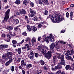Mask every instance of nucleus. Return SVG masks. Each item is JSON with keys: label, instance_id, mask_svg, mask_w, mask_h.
<instances>
[{"label": "nucleus", "instance_id": "12", "mask_svg": "<svg viewBox=\"0 0 74 74\" xmlns=\"http://www.w3.org/2000/svg\"><path fill=\"white\" fill-rule=\"evenodd\" d=\"M61 60L60 64L61 65H64L65 61L64 60V57H62L60 59Z\"/></svg>", "mask_w": 74, "mask_h": 74}, {"label": "nucleus", "instance_id": "43", "mask_svg": "<svg viewBox=\"0 0 74 74\" xmlns=\"http://www.w3.org/2000/svg\"><path fill=\"white\" fill-rule=\"evenodd\" d=\"M34 14H31L30 16H29V17H31V18H33V17H34Z\"/></svg>", "mask_w": 74, "mask_h": 74}, {"label": "nucleus", "instance_id": "45", "mask_svg": "<svg viewBox=\"0 0 74 74\" xmlns=\"http://www.w3.org/2000/svg\"><path fill=\"white\" fill-rule=\"evenodd\" d=\"M23 67V66L21 65L20 66H19L18 68L21 70H22V68Z\"/></svg>", "mask_w": 74, "mask_h": 74}, {"label": "nucleus", "instance_id": "31", "mask_svg": "<svg viewBox=\"0 0 74 74\" xmlns=\"http://www.w3.org/2000/svg\"><path fill=\"white\" fill-rule=\"evenodd\" d=\"M42 73V71H39L37 73H36V74H41Z\"/></svg>", "mask_w": 74, "mask_h": 74}, {"label": "nucleus", "instance_id": "8", "mask_svg": "<svg viewBox=\"0 0 74 74\" xmlns=\"http://www.w3.org/2000/svg\"><path fill=\"white\" fill-rule=\"evenodd\" d=\"M59 68L60 69H62V66L60 65H58L57 66H56L54 68H52L51 69L52 70H57L58 69H59Z\"/></svg>", "mask_w": 74, "mask_h": 74}, {"label": "nucleus", "instance_id": "26", "mask_svg": "<svg viewBox=\"0 0 74 74\" xmlns=\"http://www.w3.org/2000/svg\"><path fill=\"white\" fill-rule=\"evenodd\" d=\"M27 28L28 30H29V31H31L32 30V29L30 27V25H27Z\"/></svg>", "mask_w": 74, "mask_h": 74}, {"label": "nucleus", "instance_id": "6", "mask_svg": "<svg viewBox=\"0 0 74 74\" xmlns=\"http://www.w3.org/2000/svg\"><path fill=\"white\" fill-rule=\"evenodd\" d=\"M52 62L53 63L51 64L52 66H53L55 65L56 62V56H54L53 57V60H52Z\"/></svg>", "mask_w": 74, "mask_h": 74}, {"label": "nucleus", "instance_id": "24", "mask_svg": "<svg viewBox=\"0 0 74 74\" xmlns=\"http://www.w3.org/2000/svg\"><path fill=\"white\" fill-rule=\"evenodd\" d=\"M73 12H71L70 15V16L71 20H72V19H73Z\"/></svg>", "mask_w": 74, "mask_h": 74}, {"label": "nucleus", "instance_id": "56", "mask_svg": "<svg viewBox=\"0 0 74 74\" xmlns=\"http://www.w3.org/2000/svg\"><path fill=\"white\" fill-rule=\"evenodd\" d=\"M12 45L14 48H15V47H16V44H13Z\"/></svg>", "mask_w": 74, "mask_h": 74}, {"label": "nucleus", "instance_id": "32", "mask_svg": "<svg viewBox=\"0 0 74 74\" xmlns=\"http://www.w3.org/2000/svg\"><path fill=\"white\" fill-rule=\"evenodd\" d=\"M32 43H34L35 42H36V39L32 38Z\"/></svg>", "mask_w": 74, "mask_h": 74}, {"label": "nucleus", "instance_id": "14", "mask_svg": "<svg viewBox=\"0 0 74 74\" xmlns=\"http://www.w3.org/2000/svg\"><path fill=\"white\" fill-rule=\"evenodd\" d=\"M19 11L20 12V14L21 15L23 14H26V11L24 9L20 10Z\"/></svg>", "mask_w": 74, "mask_h": 74}, {"label": "nucleus", "instance_id": "58", "mask_svg": "<svg viewBox=\"0 0 74 74\" xmlns=\"http://www.w3.org/2000/svg\"><path fill=\"white\" fill-rule=\"evenodd\" d=\"M66 32V30H63L61 32V33H64Z\"/></svg>", "mask_w": 74, "mask_h": 74}, {"label": "nucleus", "instance_id": "52", "mask_svg": "<svg viewBox=\"0 0 74 74\" xmlns=\"http://www.w3.org/2000/svg\"><path fill=\"white\" fill-rule=\"evenodd\" d=\"M33 58H34V56L33 55L31 56L30 58L31 60H33Z\"/></svg>", "mask_w": 74, "mask_h": 74}, {"label": "nucleus", "instance_id": "34", "mask_svg": "<svg viewBox=\"0 0 74 74\" xmlns=\"http://www.w3.org/2000/svg\"><path fill=\"white\" fill-rule=\"evenodd\" d=\"M27 67L29 68L32 67V65L30 64H27Z\"/></svg>", "mask_w": 74, "mask_h": 74}, {"label": "nucleus", "instance_id": "2", "mask_svg": "<svg viewBox=\"0 0 74 74\" xmlns=\"http://www.w3.org/2000/svg\"><path fill=\"white\" fill-rule=\"evenodd\" d=\"M2 58L5 60H7L8 59L9 60L5 64V66L7 67L8 66L11 62H12L13 59L11 57V52H9L6 54H3L2 55Z\"/></svg>", "mask_w": 74, "mask_h": 74}, {"label": "nucleus", "instance_id": "22", "mask_svg": "<svg viewBox=\"0 0 74 74\" xmlns=\"http://www.w3.org/2000/svg\"><path fill=\"white\" fill-rule=\"evenodd\" d=\"M40 64L42 65V66H43L45 64V62H44V61L42 60H40Z\"/></svg>", "mask_w": 74, "mask_h": 74}, {"label": "nucleus", "instance_id": "46", "mask_svg": "<svg viewBox=\"0 0 74 74\" xmlns=\"http://www.w3.org/2000/svg\"><path fill=\"white\" fill-rule=\"evenodd\" d=\"M30 5L32 7H34V3L33 2H31L30 3Z\"/></svg>", "mask_w": 74, "mask_h": 74}, {"label": "nucleus", "instance_id": "30", "mask_svg": "<svg viewBox=\"0 0 74 74\" xmlns=\"http://www.w3.org/2000/svg\"><path fill=\"white\" fill-rule=\"evenodd\" d=\"M34 21H38V17H37V16H36L34 18Z\"/></svg>", "mask_w": 74, "mask_h": 74}, {"label": "nucleus", "instance_id": "51", "mask_svg": "<svg viewBox=\"0 0 74 74\" xmlns=\"http://www.w3.org/2000/svg\"><path fill=\"white\" fill-rule=\"evenodd\" d=\"M2 37H5V34H2Z\"/></svg>", "mask_w": 74, "mask_h": 74}, {"label": "nucleus", "instance_id": "18", "mask_svg": "<svg viewBox=\"0 0 74 74\" xmlns=\"http://www.w3.org/2000/svg\"><path fill=\"white\" fill-rule=\"evenodd\" d=\"M7 36L8 38V40H7L6 41L7 42H9L10 41V40L11 39V37L8 34H7Z\"/></svg>", "mask_w": 74, "mask_h": 74}, {"label": "nucleus", "instance_id": "17", "mask_svg": "<svg viewBox=\"0 0 74 74\" xmlns=\"http://www.w3.org/2000/svg\"><path fill=\"white\" fill-rule=\"evenodd\" d=\"M21 65L23 66H26V64L25 63V61L23 60L21 61Z\"/></svg>", "mask_w": 74, "mask_h": 74}, {"label": "nucleus", "instance_id": "62", "mask_svg": "<svg viewBox=\"0 0 74 74\" xmlns=\"http://www.w3.org/2000/svg\"><path fill=\"white\" fill-rule=\"evenodd\" d=\"M68 46H69V47L70 48H72L71 45L70 44H68Z\"/></svg>", "mask_w": 74, "mask_h": 74}, {"label": "nucleus", "instance_id": "4", "mask_svg": "<svg viewBox=\"0 0 74 74\" xmlns=\"http://www.w3.org/2000/svg\"><path fill=\"white\" fill-rule=\"evenodd\" d=\"M52 34H51L49 36L47 37H46L45 36H42V38L45 41H46L47 43L48 44L49 42V41L50 42H52L53 40V39L52 38ZM50 39H51L50 40Z\"/></svg>", "mask_w": 74, "mask_h": 74}, {"label": "nucleus", "instance_id": "59", "mask_svg": "<svg viewBox=\"0 0 74 74\" xmlns=\"http://www.w3.org/2000/svg\"><path fill=\"white\" fill-rule=\"evenodd\" d=\"M40 40H41V37H39L38 40V41H40Z\"/></svg>", "mask_w": 74, "mask_h": 74}, {"label": "nucleus", "instance_id": "49", "mask_svg": "<svg viewBox=\"0 0 74 74\" xmlns=\"http://www.w3.org/2000/svg\"><path fill=\"white\" fill-rule=\"evenodd\" d=\"M48 14V11L47 10L45 11V14L46 15H47Z\"/></svg>", "mask_w": 74, "mask_h": 74}, {"label": "nucleus", "instance_id": "11", "mask_svg": "<svg viewBox=\"0 0 74 74\" xmlns=\"http://www.w3.org/2000/svg\"><path fill=\"white\" fill-rule=\"evenodd\" d=\"M57 42H58V41L56 42V44L55 45L56 46V48L57 51H60V47L58 45V43H57Z\"/></svg>", "mask_w": 74, "mask_h": 74}, {"label": "nucleus", "instance_id": "61", "mask_svg": "<svg viewBox=\"0 0 74 74\" xmlns=\"http://www.w3.org/2000/svg\"><path fill=\"white\" fill-rule=\"evenodd\" d=\"M29 55H33V51L31 52L30 53Z\"/></svg>", "mask_w": 74, "mask_h": 74}, {"label": "nucleus", "instance_id": "15", "mask_svg": "<svg viewBox=\"0 0 74 74\" xmlns=\"http://www.w3.org/2000/svg\"><path fill=\"white\" fill-rule=\"evenodd\" d=\"M29 11L30 13L32 14H36V12L34 10H33L31 9V8H30Z\"/></svg>", "mask_w": 74, "mask_h": 74}, {"label": "nucleus", "instance_id": "53", "mask_svg": "<svg viewBox=\"0 0 74 74\" xmlns=\"http://www.w3.org/2000/svg\"><path fill=\"white\" fill-rule=\"evenodd\" d=\"M21 58H18V59L17 60L18 62H20V61H21Z\"/></svg>", "mask_w": 74, "mask_h": 74}, {"label": "nucleus", "instance_id": "29", "mask_svg": "<svg viewBox=\"0 0 74 74\" xmlns=\"http://www.w3.org/2000/svg\"><path fill=\"white\" fill-rule=\"evenodd\" d=\"M12 43H13V44H16V43H17V42L16 40H13L12 41Z\"/></svg>", "mask_w": 74, "mask_h": 74}, {"label": "nucleus", "instance_id": "23", "mask_svg": "<svg viewBox=\"0 0 74 74\" xmlns=\"http://www.w3.org/2000/svg\"><path fill=\"white\" fill-rule=\"evenodd\" d=\"M21 1L20 0H16L15 2V3L16 4L19 5Z\"/></svg>", "mask_w": 74, "mask_h": 74}, {"label": "nucleus", "instance_id": "25", "mask_svg": "<svg viewBox=\"0 0 74 74\" xmlns=\"http://www.w3.org/2000/svg\"><path fill=\"white\" fill-rule=\"evenodd\" d=\"M48 0H42V2L43 3H46L48 5Z\"/></svg>", "mask_w": 74, "mask_h": 74}, {"label": "nucleus", "instance_id": "20", "mask_svg": "<svg viewBox=\"0 0 74 74\" xmlns=\"http://www.w3.org/2000/svg\"><path fill=\"white\" fill-rule=\"evenodd\" d=\"M29 2V0H25L23 1V4H25V5L28 4Z\"/></svg>", "mask_w": 74, "mask_h": 74}, {"label": "nucleus", "instance_id": "39", "mask_svg": "<svg viewBox=\"0 0 74 74\" xmlns=\"http://www.w3.org/2000/svg\"><path fill=\"white\" fill-rule=\"evenodd\" d=\"M66 16L67 18H69V13L68 12H67L66 13Z\"/></svg>", "mask_w": 74, "mask_h": 74}, {"label": "nucleus", "instance_id": "3", "mask_svg": "<svg viewBox=\"0 0 74 74\" xmlns=\"http://www.w3.org/2000/svg\"><path fill=\"white\" fill-rule=\"evenodd\" d=\"M55 46V43H53L51 44L49 46H50V51H48V52L47 53V55L49 56L50 57H51V54H52V52L53 53H54V47Z\"/></svg>", "mask_w": 74, "mask_h": 74}, {"label": "nucleus", "instance_id": "1", "mask_svg": "<svg viewBox=\"0 0 74 74\" xmlns=\"http://www.w3.org/2000/svg\"><path fill=\"white\" fill-rule=\"evenodd\" d=\"M53 15L54 16L56 17V18L54 19V17L53 16H52V15H49V18H51L52 21L53 22H55L56 23H59L61 21H62V20L63 19V18H62L60 14H56V13H54L53 14Z\"/></svg>", "mask_w": 74, "mask_h": 74}, {"label": "nucleus", "instance_id": "5", "mask_svg": "<svg viewBox=\"0 0 74 74\" xmlns=\"http://www.w3.org/2000/svg\"><path fill=\"white\" fill-rule=\"evenodd\" d=\"M10 10L9 9L5 13V16L4 18V20L3 21V23H4V22H7L8 19H9L10 17Z\"/></svg>", "mask_w": 74, "mask_h": 74}, {"label": "nucleus", "instance_id": "54", "mask_svg": "<svg viewBox=\"0 0 74 74\" xmlns=\"http://www.w3.org/2000/svg\"><path fill=\"white\" fill-rule=\"evenodd\" d=\"M23 42H24V40H22L21 42H20V44H22L23 43Z\"/></svg>", "mask_w": 74, "mask_h": 74}, {"label": "nucleus", "instance_id": "13", "mask_svg": "<svg viewBox=\"0 0 74 74\" xmlns=\"http://www.w3.org/2000/svg\"><path fill=\"white\" fill-rule=\"evenodd\" d=\"M12 22L15 25H17V24H18L19 23V20L14 19H13V21Z\"/></svg>", "mask_w": 74, "mask_h": 74}, {"label": "nucleus", "instance_id": "40", "mask_svg": "<svg viewBox=\"0 0 74 74\" xmlns=\"http://www.w3.org/2000/svg\"><path fill=\"white\" fill-rule=\"evenodd\" d=\"M38 28H41V27H42V25H41V24H39L38 25Z\"/></svg>", "mask_w": 74, "mask_h": 74}, {"label": "nucleus", "instance_id": "9", "mask_svg": "<svg viewBox=\"0 0 74 74\" xmlns=\"http://www.w3.org/2000/svg\"><path fill=\"white\" fill-rule=\"evenodd\" d=\"M56 55L57 56V58L58 59H62V57H64V55H62L60 57V56L61 55V53H56Z\"/></svg>", "mask_w": 74, "mask_h": 74}, {"label": "nucleus", "instance_id": "27", "mask_svg": "<svg viewBox=\"0 0 74 74\" xmlns=\"http://www.w3.org/2000/svg\"><path fill=\"white\" fill-rule=\"evenodd\" d=\"M33 32H36V31H37V28L35 26H33Z\"/></svg>", "mask_w": 74, "mask_h": 74}, {"label": "nucleus", "instance_id": "37", "mask_svg": "<svg viewBox=\"0 0 74 74\" xmlns=\"http://www.w3.org/2000/svg\"><path fill=\"white\" fill-rule=\"evenodd\" d=\"M19 26H17L16 27H15L14 28V30H16H16H18V28L19 27Z\"/></svg>", "mask_w": 74, "mask_h": 74}, {"label": "nucleus", "instance_id": "50", "mask_svg": "<svg viewBox=\"0 0 74 74\" xmlns=\"http://www.w3.org/2000/svg\"><path fill=\"white\" fill-rule=\"evenodd\" d=\"M48 68H47V67L46 66H45L44 67V69L45 70H48Z\"/></svg>", "mask_w": 74, "mask_h": 74}, {"label": "nucleus", "instance_id": "36", "mask_svg": "<svg viewBox=\"0 0 74 74\" xmlns=\"http://www.w3.org/2000/svg\"><path fill=\"white\" fill-rule=\"evenodd\" d=\"M38 50L39 51H41V46H39L38 48Z\"/></svg>", "mask_w": 74, "mask_h": 74}, {"label": "nucleus", "instance_id": "35", "mask_svg": "<svg viewBox=\"0 0 74 74\" xmlns=\"http://www.w3.org/2000/svg\"><path fill=\"white\" fill-rule=\"evenodd\" d=\"M14 68H15V67L14 66H11V71H14Z\"/></svg>", "mask_w": 74, "mask_h": 74}, {"label": "nucleus", "instance_id": "55", "mask_svg": "<svg viewBox=\"0 0 74 74\" xmlns=\"http://www.w3.org/2000/svg\"><path fill=\"white\" fill-rule=\"evenodd\" d=\"M71 70H74V66L71 67Z\"/></svg>", "mask_w": 74, "mask_h": 74}, {"label": "nucleus", "instance_id": "7", "mask_svg": "<svg viewBox=\"0 0 74 74\" xmlns=\"http://www.w3.org/2000/svg\"><path fill=\"white\" fill-rule=\"evenodd\" d=\"M42 53L43 55L45 56V58H47L48 59H50V57L47 55V54H46V51H44V49H42Z\"/></svg>", "mask_w": 74, "mask_h": 74}, {"label": "nucleus", "instance_id": "48", "mask_svg": "<svg viewBox=\"0 0 74 74\" xmlns=\"http://www.w3.org/2000/svg\"><path fill=\"white\" fill-rule=\"evenodd\" d=\"M23 36H27V34L26 33L24 32L23 33Z\"/></svg>", "mask_w": 74, "mask_h": 74}, {"label": "nucleus", "instance_id": "33", "mask_svg": "<svg viewBox=\"0 0 74 74\" xmlns=\"http://www.w3.org/2000/svg\"><path fill=\"white\" fill-rule=\"evenodd\" d=\"M43 3H44V2H42V0H40L39 1V4H43Z\"/></svg>", "mask_w": 74, "mask_h": 74}, {"label": "nucleus", "instance_id": "44", "mask_svg": "<svg viewBox=\"0 0 74 74\" xmlns=\"http://www.w3.org/2000/svg\"><path fill=\"white\" fill-rule=\"evenodd\" d=\"M22 72L23 74H25V73H26V71L23 69L22 70Z\"/></svg>", "mask_w": 74, "mask_h": 74}, {"label": "nucleus", "instance_id": "38", "mask_svg": "<svg viewBox=\"0 0 74 74\" xmlns=\"http://www.w3.org/2000/svg\"><path fill=\"white\" fill-rule=\"evenodd\" d=\"M14 19V18L12 17H11L10 18V21L11 22H12V21Z\"/></svg>", "mask_w": 74, "mask_h": 74}, {"label": "nucleus", "instance_id": "16", "mask_svg": "<svg viewBox=\"0 0 74 74\" xmlns=\"http://www.w3.org/2000/svg\"><path fill=\"white\" fill-rule=\"evenodd\" d=\"M7 29H8L9 31H11L13 29V27L12 26H8L6 27Z\"/></svg>", "mask_w": 74, "mask_h": 74}, {"label": "nucleus", "instance_id": "64", "mask_svg": "<svg viewBox=\"0 0 74 74\" xmlns=\"http://www.w3.org/2000/svg\"><path fill=\"white\" fill-rule=\"evenodd\" d=\"M26 46H27V48H29V45H28V44H26Z\"/></svg>", "mask_w": 74, "mask_h": 74}, {"label": "nucleus", "instance_id": "10", "mask_svg": "<svg viewBox=\"0 0 74 74\" xmlns=\"http://www.w3.org/2000/svg\"><path fill=\"white\" fill-rule=\"evenodd\" d=\"M8 45H0V49H3L4 48H8Z\"/></svg>", "mask_w": 74, "mask_h": 74}, {"label": "nucleus", "instance_id": "19", "mask_svg": "<svg viewBox=\"0 0 74 74\" xmlns=\"http://www.w3.org/2000/svg\"><path fill=\"white\" fill-rule=\"evenodd\" d=\"M15 51L18 52V53L19 54H21V48H19L18 49H15Z\"/></svg>", "mask_w": 74, "mask_h": 74}, {"label": "nucleus", "instance_id": "63", "mask_svg": "<svg viewBox=\"0 0 74 74\" xmlns=\"http://www.w3.org/2000/svg\"><path fill=\"white\" fill-rule=\"evenodd\" d=\"M70 6L71 7H74V4H72Z\"/></svg>", "mask_w": 74, "mask_h": 74}, {"label": "nucleus", "instance_id": "47", "mask_svg": "<svg viewBox=\"0 0 74 74\" xmlns=\"http://www.w3.org/2000/svg\"><path fill=\"white\" fill-rule=\"evenodd\" d=\"M61 73V71H59L56 72V74H60Z\"/></svg>", "mask_w": 74, "mask_h": 74}, {"label": "nucleus", "instance_id": "41", "mask_svg": "<svg viewBox=\"0 0 74 74\" xmlns=\"http://www.w3.org/2000/svg\"><path fill=\"white\" fill-rule=\"evenodd\" d=\"M35 57L36 58H38V54L37 53H36L35 54Z\"/></svg>", "mask_w": 74, "mask_h": 74}, {"label": "nucleus", "instance_id": "21", "mask_svg": "<svg viewBox=\"0 0 74 74\" xmlns=\"http://www.w3.org/2000/svg\"><path fill=\"white\" fill-rule=\"evenodd\" d=\"M65 69L66 70H71V67H70L69 65H68L66 66Z\"/></svg>", "mask_w": 74, "mask_h": 74}, {"label": "nucleus", "instance_id": "57", "mask_svg": "<svg viewBox=\"0 0 74 74\" xmlns=\"http://www.w3.org/2000/svg\"><path fill=\"white\" fill-rule=\"evenodd\" d=\"M9 34H10L11 36H13V35L12 34V32L11 31H9Z\"/></svg>", "mask_w": 74, "mask_h": 74}, {"label": "nucleus", "instance_id": "42", "mask_svg": "<svg viewBox=\"0 0 74 74\" xmlns=\"http://www.w3.org/2000/svg\"><path fill=\"white\" fill-rule=\"evenodd\" d=\"M0 62H1V63L3 64V63H5V62L3 60H0Z\"/></svg>", "mask_w": 74, "mask_h": 74}, {"label": "nucleus", "instance_id": "28", "mask_svg": "<svg viewBox=\"0 0 74 74\" xmlns=\"http://www.w3.org/2000/svg\"><path fill=\"white\" fill-rule=\"evenodd\" d=\"M66 59L67 60H71V57L69 56L68 57H66Z\"/></svg>", "mask_w": 74, "mask_h": 74}, {"label": "nucleus", "instance_id": "60", "mask_svg": "<svg viewBox=\"0 0 74 74\" xmlns=\"http://www.w3.org/2000/svg\"><path fill=\"white\" fill-rule=\"evenodd\" d=\"M32 56H31V55H30V54H29L28 55V57H29V58H31V57H32Z\"/></svg>", "mask_w": 74, "mask_h": 74}]
</instances>
